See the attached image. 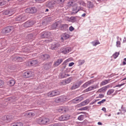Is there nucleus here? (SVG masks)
Listing matches in <instances>:
<instances>
[{
	"label": "nucleus",
	"instance_id": "obj_1",
	"mask_svg": "<svg viewBox=\"0 0 126 126\" xmlns=\"http://www.w3.org/2000/svg\"><path fill=\"white\" fill-rule=\"evenodd\" d=\"M79 4H76L73 7L72 14H74L77 13L79 11L82 9V7H80Z\"/></svg>",
	"mask_w": 126,
	"mask_h": 126
},
{
	"label": "nucleus",
	"instance_id": "obj_2",
	"mask_svg": "<svg viewBox=\"0 0 126 126\" xmlns=\"http://www.w3.org/2000/svg\"><path fill=\"white\" fill-rule=\"evenodd\" d=\"M49 119L45 118H40L38 120V122L41 125H45L49 123Z\"/></svg>",
	"mask_w": 126,
	"mask_h": 126
},
{
	"label": "nucleus",
	"instance_id": "obj_3",
	"mask_svg": "<svg viewBox=\"0 0 126 126\" xmlns=\"http://www.w3.org/2000/svg\"><path fill=\"white\" fill-rule=\"evenodd\" d=\"M13 29V27L12 26H8L4 28L2 30V33H9Z\"/></svg>",
	"mask_w": 126,
	"mask_h": 126
},
{
	"label": "nucleus",
	"instance_id": "obj_4",
	"mask_svg": "<svg viewBox=\"0 0 126 126\" xmlns=\"http://www.w3.org/2000/svg\"><path fill=\"white\" fill-rule=\"evenodd\" d=\"M59 92L57 90H55L50 92L47 93V95L49 97H53L59 95Z\"/></svg>",
	"mask_w": 126,
	"mask_h": 126
},
{
	"label": "nucleus",
	"instance_id": "obj_5",
	"mask_svg": "<svg viewBox=\"0 0 126 126\" xmlns=\"http://www.w3.org/2000/svg\"><path fill=\"white\" fill-rule=\"evenodd\" d=\"M55 3L54 1H50L47 2V6L50 8H52L55 6Z\"/></svg>",
	"mask_w": 126,
	"mask_h": 126
},
{
	"label": "nucleus",
	"instance_id": "obj_6",
	"mask_svg": "<svg viewBox=\"0 0 126 126\" xmlns=\"http://www.w3.org/2000/svg\"><path fill=\"white\" fill-rule=\"evenodd\" d=\"M71 50V48L70 47L63 48L61 50V52L63 53L66 54L68 53Z\"/></svg>",
	"mask_w": 126,
	"mask_h": 126
},
{
	"label": "nucleus",
	"instance_id": "obj_7",
	"mask_svg": "<svg viewBox=\"0 0 126 126\" xmlns=\"http://www.w3.org/2000/svg\"><path fill=\"white\" fill-rule=\"evenodd\" d=\"M32 73L31 71H27L24 73L23 74V76L26 78L31 77L32 76Z\"/></svg>",
	"mask_w": 126,
	"mask_h": 126
},
{
	"label": "nucleus",
	"instance_id": "obj_8",
	"mask_svg": "<svg viewBox=\"0 0 126 126\" xmlns=\"http://www.w3.org/2000/svg\"><path fill=\"white\" fill-rule=\"evenodd\" d=\"M70 116L69 115H64L62 116L59 118L60 121H64L67 120L69 119Z\"/></svg>",
	"mask_w": 126,
	"mask_h": 126
},
{
	"label": "nucleus",
	"instance_id": "obj_9",
	"mask_svg": "<svg viewBox=\"0 0 126 126\" xmlns=\"http://www.w3.org/2000/svg\"><path fill=\"white\" fill-rule=\"evenodd\" d=\"M83 98V97L81 96L73 100L72 102L74 103H77L80 102Z\"/></svg>",
	"mask_w": 126,
	"mask_h": 126
},
{
	"label": "nucleus",
	"instance_id": "obj_10",
	"mask_svg": "<svg viewBox=\"0 0 126 126\" xmlns=\"http://www.w3.org/2000/svg\"><path fill=\"white\" fill-rule=\"evenodd\" d=\"M26 19V17L23 16H18L16 18V20L17 21H24Z\"/></svg>",
	"mask_w": 126,
	"mask_h": 126
},
{
	"label": "nucleus",
	"instance_id": "obj_11",
	"mask_svg": "<svg viewBox=\"0 0 126 126\" xmlns=\"http://www.w3.org/2000/svg\"><path fill=\"white\" fill-rule=\"evenodd\" d=\"M68 109L67 107H61L58 110V111L61 112L62 113L64 112H66L67 111Z\"/></svg>",
	"mask_w": 126,
	"mask_h": 126
},
{
	"label": "nucleus",
	"instance_id": "obj_12",
	"mask_svg": "<svg viewBox=\"0 0 126 126\" xmlns=\"http://www.w3.org/2000/svg\"><path fill=\"white\" fill-rule=\"evenodd\" d=\"M50 32H44L42 33L41 34L42 38H47L50 36Z\"/></svg>",
	"mask_w": 126,
	"mask_h": 126
},
{
	"label": "nucleus",
	"instance_id": "obj_13",
	"mask_svg": "<svg viewBox=\"0 0 126 126\" xmlns=\"http://www.w3.org/2000/svg\"><path fill=\"white\" fill-rule=\"evenodd\" d=\"M66 96H64L61 97L59 98H57L56 100V102L58 103L65 101L66 100Z\"/></svg>",
	"mask_w": 126,
	"mask_h": 126
},
{
	"label": "nucleus",
	"instance_id": "obj_14",
	"mask_svg": "<svg viewBox=\"0 0 126 126\" xmlns=\"http://www.w3.org/2000/svg\"><path fill=\"white\" fill-rule=\"evenodd\" d=\"M38 62L36 60H33L28 62L29 65L30 66H33L37 63Z\"/></svg>",
	"mask_w": 126,
	"mask_h": 126
},
{
	"label": "nucleus",
	"instance_id": "obj_15",
	"mask_svg": "<svg viewBox=\"0 0 126 126\" xmlns=\"http://www.w3.org/2000/svg\"><path fill=\"white\" fill-rule=\"evenodd\" d=\"M52 64L51 63H47L45 64L43 66V68L47 70L50 68Z\"/></svg>",
	"mask_w": 126,
	"mask_h": 126
},
{
	"label": "nucleus",
	"instance_id": "obj_16",
	"mask_svg": "<svg viewBox=\"0 0 126 126\" xmlns=\"http://www.w3.org/2000/svg\"><path fill=\"white\" fill-rule=\"evenodd\" d=\"M34 24V22L33 21H30L27 22L25 24L27 27H29L33 25Z\"/></svg>",
	"mask_w": 126,
	"mask_h": 126
},
{
	"label": "nucleus",
	"instance_id": "obj_17",
	"mask_svg": "<svg viewBox=\"0 0 126 126\" xmlns=\"http://www.w3.org/2000/svg\"><path fill=\"white\" fill-rule=\"evenodd\" d=\"M59 46V45L58 44L54 43L52 44L51 47V48L52 50H56Z\"/></svg>",
	"mask_w": 126,
	"mask_h": 126
},
{
	"label": "nucleus",
	"instance_id": "obj_18",
	"mask_svg": "<svg viewBox=\"0 0 126 126\" xmlns=\"http://www.w3.org/2000/svg\"><path fill=\"white\" fill-rule=\"evenodd\" d=\"M62 37H61V40H64L66 39L69 37V35L67 34H65L62 35Z\"/></svg>",
	"mask_w": 126,
	"mask_h": 126
},
{
	"label": "nucleus",
	"instance_id": "obj_19",
	"mask_svg": "<svg viewBox=\"0 0 126 126\" xmlns=\"http://www.w3.org/2000/svg\"><path fill=\"white\" fill-rule=\"evenodd\" d=\"M15 81L14 79H11L8 82V84L10 86H12L15 84Z\"/></svg>",
	"mask_w": 126,
	"mask_h": 126
},
{
	"label": "nucleus",
	"instance_id": "obj_20",
	"mask_svg": "<svg viewBox=\"0 0 126 126\" xmlns=\"http://www.w3.org/2000/svg\"><path fill=\"white\" fill-rule=\"evenodd\" d=\"M63 61V60L62 59H60L57 60L54 63L55 65L56 66H57L59 65Z\"/></svg>",
	"mask_w": 126,
	"mask_h": 126
},
{
	"label": "nucleus",
	"instance_id": "obj_21",
	"mask_svg": "<svg viewBox=\"0 0 126 126\" xmlns=\"http://www.w3.org/2000/svg\"><path fill=\"white\" fill-rule=\"evenodd\" d=\"M89 102V100H86L81 103L79 105L80 106H84L88 104Z\"/></svg>",
	"mask_w": 126,
	"mask_h": 126
},
{
	"label": "nucleus",
	"instance_id": "obj_22",
	"mask_svg": "<svg viewBox=\"0 0 126 126\" xmlns=\"http://www.w3.org/2000/svg\"><path fill=\"white\" fill-rule=\"evenodd\" d=\"M71 80L72 78H69L65 81H63V83L65 85L68 84L71 81Z\"/></svg>",
	"mask_w": 126,
	"mask_h": 126
},
{
	"label": "nucleus",
	"instance_id": "obj_23",
	"mask_svg": "<svg viewBox=\"0 0 126 126\" xmlns=\"http://www.w3.org/2000/svg\"><path fill=\"white\" fill-rule=\"evenodd\" d=\"M121 41V39L120 38V40L118 39V40L116 42V47H121V43L120 41Z\"/></svg>",
	"mask_w": 126,
	"mask_h": 126
},
{
	"label": "nucleus",
	"instance_id": "obj_24",
	"mask_svg": "<svg viewBox=\"0 0 126 126\" xmlns=\"http://www.w3.org/2000/svg\"><path fill=\"white\" fill-rule=\"evenodd\" d=\"M43 60H46L49 58V56L47 54H45V55H42L41 56Z\"/></svg>",
	"mask_w": 126,
	"mask_h": 126
},
{
	"label": "nucleus",
	"instance_id": "obj_25",
	"mask_svg": "<svg viewBox=\"0 0 126 126\" xmlns=\"http://www.w3.org/2000/svg\"><path fill=\"white\" fill-rule=\"evenodd\" d=\"M23 124L21 123H14L12 124L11 126H22Z\"/></svg>",
	"mask_w": 126,
	"mask_h": 126
},
{
	"label": "nucleus",
	"instance_id": "obj_26",
	"mask_svg": "<svg viewBox=\"0 0 126 126\" xmlns=\"http://www.w3.org/2000/svg\"><path fill=\"white\" fill-rule=\"evenodd\" d=\"M30 9L31 10V13H35L37 11V9L35 7H34L30 8Z\"/></svg>",
	"mask_w": 126,
	"mask_h": 126
},
{
	"label": "nucleus",
	"instance_id": "obj_27",
	"mask_svg": "<svg viewBox=\"0 0 126 126\" xmlns=\"http://www.w3.org/2000/svg\"><path fill=\"white\" fill-rule=\"evenodd\" d=\"M80 85V84H79L77 83L76 84H74L72 87V89H75L78 87Z\"/></svg>",
	"mask_w": 126,
	"mask_h": 126
},
{
	"label": "nucleus",
	"instance_id": "obj_28",
	"mask_svg": "<svg viewBox=\"0 0 126 126\" xmlns=\"http://www.w3.org/2000/svg\"><path fill=\"white\" fill-rule=\"evenodd\" d=\"M26 115L28 117H31L33 116L34 115V113L30 112H27L26 113Z\"/></svg>",
	"mask_w": 126,
	"mask_h": 126
},
{
	"label": "nucleus",
	"instance_id": "obj_29",
	"mask_svg": "<svg viewBox=\"0 0 126 126\" xmlns=\"http://www.w3.org/2000/svg\"><path fill=\"white\" fill-rule=\"evenodd\" d=\"M70 61V59H68L66 61H65L63 63V68L64 69L66 67V65L67 64V63Z\"/></svg>",
	"mask_w": 126,
	"mask_h": 126
},
{
	"label": "nucleus",
	"instance_id": "obj_30",
	"mask_svg": "<svg viewBox=\"0 0 126 126\" xmlns=\"http://www.w3.org/2000/svg\"><path fill=\"white\" fill-rule=\"evenodd\" d=\"M92 43L94 46H96L97 45L99 44L100 43L98 40H96L92 42Z\"/></svg>",
	"mask_w": 126,
	"mask_h": 126
},
{
	"label": "nucleus",
	"instance_id": "obj_31",
	"mask_svg": "<svg viewBox=\"0 0 126 126\" xmlns=\"http://www.w3.org/2000/svg\"><path fill=\"white\" fill-rule=\"evenodd\" d=\"M87 6L89 8H92L93 7L94 5L90 2H88L87 4Z\"/></svg>",
	"mask_w": 126,
	"mask_h": 126
},
{
	"label": "nucleus",
	"instance_id": "obj_32",
	"mask_svg": "<svg viewBox=\"0 0 126 126\" xmlns=\"http://www.w3.org/2000/svg\"><path fill=\"white\" fill-rule=\"evenodd\" d=\"M92 80H91L90 81H88L85 83L83 85V86L84 88H86L87 86L90 85L91 83Z\"/></svg>",
	"mask_w": 126,
	"mask_h": 126
},
{
	"label": "nucleus",
	"instance_id": "obj_33",
	"mask_svg": "<svg viewBox=\"0 0 126 126\" xmlns=\"http://www.w3.org/2000/svg\"><path fill=\"white\" fill-rule=\"evenodd\" d=\"M74 2L75 1L74 0H70L68 3V5L69 6H71L75 3Z\"/></svg>",
	"mask_w": 126,
	"mask_h": 126
},
{
	"label": "nucleus",
	"instance_id": "obj_34",
	"mask_svg": "<svg viewBox=\"0 0 126 126\" xmlns=\"http://www.w3.org/2000/svg\"><path fill=\"white\" fill-rule=\"evenodd\" d=\"M114 92V90L113 89H110L108 91L107 93V94L108 95H110L113 93Z\"/></svg>",
	"mask_w": 126,
	"mask_h": 126
},
{
	"label": "nucleus",
	"instance_id": "obj_35",
	"mask_svg": "<svg viewBox=\"0 0 126 126\" xmlns=\"http://www.w3.org/2000/svg\"><path fill=\"white\" fill-rule=\"evenodd\" d=\"M54 1L56 3L61 4L64 2V0H55Z\"/></svg>",
	"mask_w": 126,
	"mask_h": 126
},
{
	"label": "nucleus",
	"instance_id": "obj_36",
	"mask_svg": "<svg viewBox=\"0 0 126 126\" xmlns=\"http://www.w3.org/2000/svg\"><path fill=\"white\" fill-rule=\"evenodd\" d=\"M58 22H56V23L52 25V27L53 29H55L56 28V27L58 26L59 25L58 23Z\"/></svg>",
	"mask_w": 126,
	"mask_h": 126
},
{
	"label": "nucleus",
	"instance_id": "obj_37",
	"mask_svg": "<svg viewBox=\"0 0 126 126\" xmlns=\"http://www.w3.org/2000/svg\"><path fill=\"white\" fill-rule=\"evenodd\" d=\"M119 54V52H116L114 54H113L112 56L114 59H115L118 57Z\"/></svg>",
	"mask_w": 126,
	"mask_h": 126
},
{
	"label": "nucleus",
	"instance_id": "obj_38",
	"mask_svg": "<svg viewBox=\"0 0 126 126\" xmlns=\"http://www.w3.org/2000/svg\"><path fill=\"white\" fill-rule=\"evenodd\" d=\"M106 91V90L104 87H103L99 89L97 92H99L100 93H101L102 92H104Z\"/></svg>",
	"mask_w": 126,
	"mask_h": 126
},
{
	"label": "nucleus",
	"instance_id": "obj_39",
	"mask_svg": "<svg viewBox=\"0 0 126 126\" xmlns=\"http://www.w3.org/2000/svg\"><path fill=\"white\" fill-rule=\"evenodd\" d=\"M110 80H105L102 82L101 84L102 85H105L108 83L109 82Z\"/></svg>",
	"mask_w": 126,
	"mask_h": 126
},
{
	"label": "nucleus",
	"instance_id": "obj_40",
	"mask_svg": "<svg viewBox=\"0 0 126 126\" xmlns=\"http://www.w3.org/2000/svg\"><path fill=\"white\" fill-rule=\"evenodd\" d=\"M93 90V87L92 86H91L88 88L87 89H86L85 91L86 92H88V91H91Z\"/></svg>",
	"mask_w": 126,
	"mask_h": 126
},
{
	"label": "nucleus",
	"instance_id": "obj_41",
	"mask_svg": "<svg viewBox=\"0 0 126 126\" xmlns=\"http://www.w3.org/2000/svg\"><path fill=\"white\" fill-rule=\"evenodd\" d=\"M78 62L79 65H81L84 63V60H79L78 61Z\"/></svg>",
	"mask_w": 126,
	"mask_h": 126
},
{
	"label": "nucleus",
	"instance_id": "obj_42",
	"mask_svg": "<svg viewBox=\"0 0 126 126\" xmlns=\"http://www.w3.org/2000/svg\"><path fill=\"white\" fill-rule=\"evenodd\" d=\"M8 116H5L2 117V119L3 120L5 121L6 122H7L8 121L7 117H8Z\"/></svg>",
	"mask_w": 126,
	"mask_h": 126
},
{
	"label": "nucleus",
	"instance_id": "obj_43",
	"mask_svg": "<svg viewBox=\"0 0 126 126\" xmlns=\"http://www.w3.org/2000/svg\"><path fill=\"white\" fill-rule=\"evenodd\" d=\"M12 13L9 10H6L4 12V14L5 15H8L10 14H12Z\"/></svg>",
	"mask_w": 126,
	"mask_h": 126
},
{
	"label": "nucleus",
	"instance_id": "obj_44",
	"mask_svg": "<svg viewBox=\"0 0 126 126\" xmlns=\"http://www.w3.org/2000/svg\"><path fill=\"white\" fill-rule=\"evenodd\" d=\"M84 117V116L83 115H80L78 117V119L80 120H82L83 119Z\"/></svg>",
	"mask_w": 126,
	"mask_h": 126
},
{
	"label": "nucleus",
	"instance_id": "obj_45",
	"mask_svg": "<svg viewBox=\"0 0 126 126\" xmlns=\"http://www.w3.org/2000/svg\"><path fill=\"white\" fill-rule=\"evenodd\" d=\"M89 108V107L88 106H86L82 108L79 110H87Z\"/></svg>",
	"mask_w": 126,
	"mask_h": 126
},
{
	"label": "nucleus",
	"instance_id": "obj_46",
	"mask_svg": "<svg viewBox=\"0 0 126 126\" xmlns=\"http://www.w3.org/2000/svg\"><path fill=\"white\" fill-rule=\"evenodd\" d=\"M1 3L0 5H2L5 4L6 3V1L4 0H1Z\"/></svg>",
	"mask_w": 126,
	"mask_h": 126
},
{
	"label": "nucleus",
	"instance_id": "obj_47",
	"mask_svg": "<svg viewBox=\"0 0 126 126\" xmlns=\"http://www.w3.org/2000/svg\"><path fill=\"white\" fill-rule=\"evenodd\" d=\"M31 11L30 8H29L26 9L25 11L27 13H31Z\"/></svg>",
	"mask_w": 126,
	"mask_h": 126
},
{
	"label": "nucleus",
	"instance_id": "obj_48",
	"mask_svg": "<svg viewBox=\"0 0 126 126\" xmlns=\"http://www.w3.org/2000/svg\"><path fill=\"white\" fill-rule=\"evenodd\" d=\"M16 59L19 62H21L23 60L22 58L20 57H18L16 58Z\"/></svg>",
	"mask_w": 126,
	"mask_h": 126
},
{
	"label": "nucleus",
	"instance_id": "obj_49",
	"mask_svg": "<svg viewBox=\"0 0 126 126\" xmlns=\"http://www.w3.org/2000/svg\"><path fill=\"white\" fill-rule=\"evenodd\" d=\"M49 126H61L60 124H55L50 125Z\"/></svg>",
	"mask_w": 126,
	"mask_h": 126
},
{
	"label": "nucleus",
	"instance_id": "obj_50",
	"mask_svg": "<svg viewBox=\"0 0 126 126\" xmlns=\"http://www.w3.org/2000/svg\"><path fill=\"white\" fill-rule=\"evenodd\" d=\"M98 83L96 85H93L92 86L93 87V89H95L96 88H98Z\"/></svg>",
	"mask_w": 126,
	"mask_h": 126
},
{
	"label": "nucleus",
	"instance_id": "obj_51",
	"mask_svg": "<svg viewBox=\"0 0 126 126\" xmlns=\"http://www.w3.org/2000/svg\"><path fill=\"white\" fill-rule=\"evenodd\" d=\"M7 116H8V117H7V120L8 121L10 120L12 118V116L10 115H8Z\"/></svg>",
	"mask_w": 126,
	"mask_h": 126
},
{
	"label": "nucleus",
	"instance_id": "obj_52",
	"mask_svg": "<svg viewBox=\"0 0 126 126\" xmlns=\"http://www.w3.org/2000/svg\"><path fill=\"white\" fill-rule=\"evenodd\" d=\"M106 101L105 99H104L102 100V101L98 102L97 103V104H101V103H102L105 102Z\"/></svg>",
	"mask_w": 126,
	"mask_h": 126
},
{
	"label": "nucleus",
	"instance_id": "obj_53",
	"mask_svg": "<svg viewBox=\"0 0 126 126\" xmlns=\"http://www.w3.org/2000/svg\"><path fill=\"white\" fill-rule=\"evenodd\" d=\"M70 19L71 21L73 22L75 20V17H72L70 18Z\"/></svg>",
	"mask_w": 126,
	"mask_h": 126
},
{
	"label": "nucleus",
	"instance_id": "obj_54",
	"mask_svg": "<svg viewBox=\"0 0 126 126\" xmlns=\"http://www.w3.org/2000/svg\"><path fill=\"white\" fill-rule=\"evenodd\" d=\"M4 84V81L1 80H0V86L3 85Z\"/></svg>",
	"mask_w": 126,
	"mask_h": 126
},
{
	"label": "nucleus",
	"instance_id": "obj_55",
	"mask_svg": "<svg viewBox=\"0 0 126 126\" xmlns=\"http://www.w3.org/2000/svg\"><path fill=\"white\" fill-rule=\"evenodd\" d=\"M74 28H73L72 26H70L69 28V30L71 31H72L74 30Z\"/></svg>",
	"mask_w": 126,
	"mask_h": 126
},
{
	"label": "nucleus",
	"instance_id": "obj_56",
	"mask_svg": "<svg viewBox=\"0 0 126 126\" xmlns=\"http://www.w3.org/2000/svg\"><path fill=\"white\" fill-rule=\"evenodd\" d=\"M80 4L81 5H82L83 6H85L86 5V4L83 1L81 2Z\"/></svg>",
	"mask_w": 126,
	"mask_h": 126
},
{
	"label": "nucleus",
	"instance_id": "obj_57",
	"mask_svg": "<svg viewBox=\"0 0 126 126\" xmlns=\"http://www.w3.org/2000/svg\"><path fill=\"white\" fill-rule=\"evenodd\" d=\"M74 64V63L73 62H72L69 63V66H73Z\"/></svg>",
	"mask_w": 126,
	"mask_h": 126
},
{
	"label": "nucleus",
	"instance_id": "obj_58",
	"mask_svg": "<svg viewBox=\"0 0 126 126\" xmlns=\"http://www.w3.org/2000/svg\"><path fill=\"white\" fill-rule=\"evenodd\" d=\"M61 76L62 78H64L66 77L65 75L64 74V73L61 74Z\"/></svg>",
	"mask_w": 126,
	"mask_h": 126
},
{
	"label": "nucleus",
	"instance_id": "obj_59",
	"mask_svg": "<svg viewBox=\"0 0 126 126\" xmlns=\"http://www.w3.org/2000/svg\"><path fill=\"white\" fill-rule=\"evenodd\" d=\"M32 34H29L28 35V37H29V39H32Z\"/></svg>",
	"mask_w": 126,
	"mask_h": 126
},
{
	"label": "nucleus",
	"instance_id": "obj_60",
	"mask_svg": "<svg viewBox=\"0 0 126 126\" xmlns=\"http://www.w3.org/2000/svg\"><path fill=\"white\" fill-rule=\"evenodd\" d=\"M104 96L103 95L101 94H99V97L100 98H102Z\"/></svg>",
	"mask_w": 126,
	"mask_h": 126
},
{
	"label": "nucleus",
	"instance_id": "obj_61",
	"mask_svg": "<svg viewBox=\"0 0 126 126\" xmlns=\"http://www.w3.org/2000/svg\"><path fill=\"white\" fill-rule=\"evenodd\" d=\"M104 87L105 88L106 90L107 89L110 87V86L109 85H107Z\"/></svg>",
	"mask_w": 126,
	"mask_h": 126
},
{
	"label": "nucleus",
	"instance_id": "obj_62",
	"mask_svg": "<svg viewBox=\"0 0 126 126\" xmlns=\"http://www.w3.org/2000/svg\"><path fill=\"white\" fill-rule=\"evenodd\" d=\"M82 82L83 81H82L80 80L77 83H78L79 84H80V85L81 83H82Z\"/></svg>",
	"mask_w": 126,
	"mask_h": 126
},
{
	"label": "nucleus",
	"instance_id": "obj_63",
	"mask_svg": "<svg viewBox=\"0 0 126 126\" xmlns=\"http://www.w3.org/2000/svg\"><path fill=\"white\" fill-rule=\"evenodd\" d=\"M121 109L123 111H126V109H124L123 107H122Z\"/></svg>",
	"mask_w": 126,
	"mask_h": 126
},
{
	"label": "nucleus",
	"instance_id": "obj_64",
	"mask_svg": "<svg viewBox=\"0 0 126 126\" xmlns=\"http://www.w3.org/2000/svg\"><path fill=\"white\" fill-rule=\"evenodd\" d=\"M125 42H126V37L124 38L123 43H125Z\"/></svg>",
	"mask_w": 126,
	"mask_h": 126
}]
</instances>
